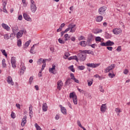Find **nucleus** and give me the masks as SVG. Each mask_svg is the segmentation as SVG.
I'll return each mask as SVG.
<instances>
[{"instance_id": "f257e3e1", "label": "nucleus", "mask_w": 130, "mask_h": 130, "mask_svg": "<svg viewBox=\"0 0 130 130\" xmlns=\"http://www.w3.org/2000/svg\"><path fill=\"white\" fill-rule=\"evenodd\" d=\"M30 10L32 13H35L37 10L36 4H35V2L34 0H30Z\"/></svg>"}, {"instance_id": "f03ea898", "label": "nucleus", "mask_w": 130, "mask_h": 130, "mask_svg": "<svg viewBox=\"0 0 130 130\" xmlns=\"http://www.w3.org/2000/svg\"><path fill=\"white\" fill-rule=\"evenodd\" d=\"M101 46H113L114 45V42L108 40L106 43L103 42L100 44Z\"/></svg>"}, {"instance_id": "7ed1b4c3", "label": "nucleus", "mask_w": 130, "mask_h": 130, "mask_svg": "<svg viewBox=\"0 0 130 130\" xmlns=\"http://www.w3.org/2000/svg\"><path fill=\"white\" fill-rule=\"evenodd\" d=\"M11 62L12 68L16 69L17 68V60H16V57H12L11 59Z\"/></svg>"}, {"instance_id": "20e7f679", "label": "nucleus", "mask_w": 130, "mask_h": 130, "mask_svg": "<svg viewBox=\"0 0 130 130\" xmlns=\"http://www.w3.org/2000/svg\"><path fill=\"white\" fill-rule=\"evenodd\" d=\"M78 56L80 61H84V60H86V55H85V54H83V52H81L78 53Z\"/></svg>"}, {"instance_id": "39448f33", "label": "nucleus", "mask_w": 130, "mask_h": 130, "mask_svg": "<svg viewBox=\"0 0 130 130\" xmlns=\"http://www.w3.org/2000/svg\"><path fill=\"white\" fill-rule=\"evenodd\" d=\"M107 8L105 6H103L99 9V13L100 15H104L105 11L107 10Z\"/></svg>"}, {"instance_id": "423d86ee", "label": "nucleus", "mask_w": 130, "mask_h": 130, "mask_svg": "<svg viewBox=\"0 0 130 130\" xmlns=\"http://www.w3.org/2000/svg\"><path fill=\"white\" fill-rule=\"evenodd\" d=\"M121 32H122V30L119 28H116L113 29V33L115 35H119V34H121Z\"/></svg>"}, {"instance_id": "0eeeda50", "label": "nucleus", "mask_w": 130, "mask_h": 130, "mask_svg": "<svg viewBox=\"0 0 130 130\" xmlns=\"http://www.w3.org/2000/svg\"><path fill=\"white\" fill-rule=\"evenodd\" d=\"M69 28H70V32L74 33L76 31L77 28H75L76 24H70L69 25Z\"/></svg>"}, {"instance_id": "6e6552de", "label": "nucleus", "mask_w": 130, "mask_h": 130, "mask_svg": "<svg viewBox=\"0 0 130 130\" xmlns=\"http://www.w3.org/2000/svg\"><path fill=\"white\" fill-rule=\"evenodd\" d=\"M24 33H26V30H19L16 34V37L17 39H19V38H21V37L23 36V34H24Z\"/></svg>"}, {"instance_id": "1a4fd4ad", "label": "nucleus", "mask_w": 130, "mask_h": 130, "mask_svg": "<svg viewBox=\"0 0 130 130\" xmlns=\"http://www.w3.org/2000/svg\"><path fill=\"white\" fill-rule=\"evenodd\" d=\"M115 68V65L114 64H112L105 70V73H108L109 72H110V71H112V70H113Z\"/></svg>"}, {"instance_id": "9d476101", "label": "nucleus", "mask_w": 130, "mask_h": 130, "mask_svg": "<svg viewBox=\"0 0 130 130\" xmlns=\"http://www.w3.org/2000/svg\"><path fill=\"white\" fill-rule=\"evenodd\" d=\"M7 82L9 85H11V86H14V81H13V78L12 77L9 76L7 78Z\"/></svg>"}, {"instance_id": "9b49d317", "label": "nucleus", "mask_w": 130, "mask_h": 130, "mask_svg": "<svg viewBox=\"0 0 130 130\" xmlns=\"http://www.w3.org/2000/svg\"><path fill=\"white\" fill-rule=\"evenodd\" d=\"M87 67H89V68H97V67H99V63H86Z\"/></svg>"}, {"instance_id": "f8f14e48", "label": "nucleus", "mask_w": 130, "mask_h": 130, "mask_svg": "<svg viewBox=\"0 0 130 130\" xmlns=\"http://www.w3.org/2000/svg\"><path fill=\"white\" fill-rule=\"evenodd\" d=\"M57 89H58V90H59V91H60V90H61V89L62 88V85H63L62 81L60 80H59L57 82Z\"/></svg>"}, {"instance_id": "ddd939ff", "label": "nucleus", "mask_w": 130, "mask_h": 130, "mask_svg": "<svg viewBox=\"0 0 130 130\" xmlns=\"http://www.w3.org/2000/svg\"><path fill=\"white\" fill-rule=\"evenodd\" d=\"M19 31L18 25H15L12 27V31L14 35H16V33Z\"/></svg>"}, {"instance_id": "4468645a", "label": "nucleus", "mask_w": 130, "mask_h": 130, "mask_svg": "<svg viewBox=\"0 0 130 130\" xmlns=\"http://www.w3.org/2000/svg\"><path fill=\"white\" fill-rule=\"evenodd\" d=\"M82 53H87V54H91L92 55H94V52L90 50H81Z\"/></svg>"}, {"instance_id": "2eb2a0df", "label": "nucleus", "mask_w": 130, "mask_h": 130, "mask_svg": "<svg viewBox=\"0 0 130 130\" xmlns=\"http://www.w3.org/2000/svg\"><path fill=\"white\" fill-rule=\"evenodd\" d=\"M23 15L24 19L26 21H29V22H31V21H32V19L30 17L29 15L27 14L26 13H23Z\"/></svg>"}, {"instance_id": "dca6fc26", "label": "nucleus", "mask_w": 130, "mask_h": 130, "mask_svg": "<svg viewBox=\"0 0 130 130\" xmlns=\"http://www.w3.org/2000/svg\"><path fill=\"white\" fill-rule=\"evenodd\" d=\"M27 123V116H24L22 118L21 125V126H25V124Z\"/></svg>"}, {"instance_id": "f3484780", "label": "nucleus", "mask_w": 130, "mask_h": 130, "mask_svg": "<svg viewBox=\"0 0 130 130\" xmlns=\"http://www.w3.org/2000/svg\"><path fill=\"white\" fill-rule=\"evenodd\" d=\"M60 107L61 113L64 115H67V109H66L64 107H62L61 105H60Z\"/></svg>"}, {"instance_id": "a211bd4d", "label": "nucleus", "mask_w": 130, "mask_h": 130, "mask_svg": "<svg viewBox=\"0 0 130 130\" xmlns=\"http://www.w3.org/2000/svg\"><path fill=\"white\" fill-rule=\"evenodd\" d=\"M47 109H48L47 104H46V103H44L42 106L43 111H44V112H46V111H47Z\"/></svg>"}, {"instance_id": "6ab92c4d", "label": "nucleus", "mask_w": 130, "mask_h": 130, "mask_svg": "<svg viewBox=\"0 0 130 130\" xmlns=\"http://www.w3.org/2000/svg\"><path fill=\"white\" fill-rule=\"evenodd\" d=\"M107 109L106 108V104H102L101 106V111L102 112H105Z\"/></svg>"}, {"instance_id": "aec40b11", "label": "nucleus", "mask_w": 130, "mask_h": 130, "mask_svg": "<svg viewBox=\"0 0 130 130\" xmlns=\"http://www.w3.org/2000/svg\"><path fill=\"white\" fill-rule=\"evenodd\" d=\"M2 26L3 28L5 29V30H6V31H10V26H9V25L7 24L3 23L2 24Z\"/></svg>"}, {"instance_id": "412c9836", "label": "nucleus", "mask_w": 130, "mask_h": 130, "mask_svg": "<svg viewBox=\"0 0 130 130\" xmlns=\"http://www.w3.org/2000/svg\"><path fill=\"white\" fill-rule=\"evenodd\" d=\"M72 59H74L77 62H79V59L78 58V57L76 55L71 56L69 58H68V60H72Z\"/></svg>"}, {"instance_id": "4be33fe9", "label": "nucleus", "mask_w": 130, "mask_h": 130, "mask_svg": "<svg viewBox=\"0 0 130 130\" xmlns=\"http://www.w3.org/2000/svg\"><path fill=\"white\" fill-rule=\"evenodd\" d=\"M7 6V2H4L3 4V12L4 13H6V14H8V11L7 10V9H6V6Z\"/></svg>"}, {"instance_id": "5701e85b", "label": "nucleus", "mask_w": 130, "mask_h": 130, "mask_svg": "<svg viewBox=\"0 0 130 130\" xmlns=\"http://www.w3.org/2000/svg\"><path fill=\"white\" fill-rule=\"evenodd\" d=\"M64 41H69V40H71V37L69 36V34H66L64 35Z\"/></svg>"}, {"instance_id": "b1692460", "label": "nucleus", "mask_w": 130, "mask_h": 130, "mask_svg": "<svg viewBox=\"0 0 130 130\" xmlns=\"http://www.w3.org/2000/svg\"><path fill=\"white\" fill-rule=\"evenodd\" d=\"M46 60H47V59H43V64L41 68L42 71H43L45 68V67H46Z\"/></svg>"}, {"instance_id": "393cba45", "label": "nucleus", "mask_w": 130, "mask_h": 130, "mask_svg": "<svg viewBox=\"0 0 130 130\" xmlns=\"http://www.w3.org/2000/svg\"><path fill=\"white\" fill-rule=\"evenodd\" d=\"M92 41H93V36L92 35V34H90L89 35L88 37L87 42L88 43L92 42Z\"/></svg>"}, {"instance_id": "a878e982", "label": "nucleus", "mask_w": 130, "mask_h": 130, "mask_svg": "<svg viewBox=\"0 0 130 130\" xmlns=\"http://www.w3.org/2000/svg\"><path fill=\"white\" fill-rule=\"evenodd\" d=\"M103 20V16H99L96 18V22H101Z\"/></svg>"}, {"instance_id": "bb28decb", "label": "nucleus", "mask_w": 130, "mask_h": 130, "mask_svg": "<svg viewBox=\"0 0 130 130\" xmlns=\"http://www.w3.org/2000/svg\"><path fill=\"white\" fill-rule=\"evenodd\" d=\"M35 45H34L30 49V53L31 54H35V51H34V49H35V47H34Z\"/></svg>"}, {"instance_id": "cd10ccee", "label": "nucleus", "mask_w": 130, "mask_h": 130, "mask_svg": "<svg viewBox=\"0 0 130 130\" xmlns=\"http://www.w3.org/2000/svg\"><path fill=\"white\" fill-rule=\"evenodd\" d=\"M70 98H72L73 99L75 98V97H77V95H76V93H74V92H71L70 93Z\"/></svg>"}, {"instance_id": "c85d7f7f", "label": "nucleus", "mask_w": 130, "mask_h": 130, "mask_svg": "<svg viewBox=\"0 0 130 130\" xmlns=\"http://www.w3.org/2000/svg\"><path fill=\"white\" fill-rule=\"evenodd\" d=\"M2 67L5 68L7 67V63H6V59L5 58L2 60Z\"/></svg>"}, {"instance_id": "c756f323", "label": "nucleus", "mask_w": 130, "mask_h": 130, "mask_svg": "<svg viewBox=\"0 0 130 130\" xmlns=\"http://www.w3.org/2000/svg\"><path fill=\"white\" fill-rule=\"evenodd\" d=\"M73 101L75 105H77V104H78V99L77 98V96L73 99Z\"/></svg>"}, {"instance_id": "7c9ffc66", "label": "nucleus", "mask_w": 130, "mask_h": 130, "mask_svg": "<svg viewBox=\"0 0 130 130\" xmlns=\"http://www.w3.org/2000/svg\"><path fill=\"white\" fill-rule=\"evenodd\" d=\"M35 126L37 130H42V128H41V127H40V126L38 125V124H37V123H36L35 124Z\"/></svg>"}, {"instance_id": "2f4dec72", "label": "nucleus", "mask_w": 130, "mask_h": 130, "mask_svg": "<svg viewBox=\"0 0 130 130\" xmlns=\"http://www.w3.org/2000/svg\"><path fill=\"white\" fill-rule=\"evenodd\" d=\"M38 64H42V63H43V58H41L38 59L37 61Z\"/></svg>"}, {"instance_id": "473e14b6", "label": "nucleus", "mask_w": 130, "mask_h": 130, "mask_svg": "<svg viewBox=\"0 0 130 130\" xmlns=\"http://www.w3.org/2000/svg\"><path fill=\"white\" fill-rule=\"evenodd\" d=\"M17 46H18V47L22 46V41H21V39L17 40Z\"/></svg>"}, {"instance_id": "72a5a7b5", "label": "nucleus", "mask_w": 130, "mask_h": 130, "mask_svg": "<svg viewBox=\"0 0 130 130\" xmlns=\"http://www.w3.org/2000/svg\"><path fill=\"white\" fill-rule=\"evenodd\" d=\"M80 45H81L83 47H85V46H87V45L86 44V42L85 41H82L80 42Z\"/></svg>"}, {"instance_id": "f704fd0d", "label": "nucleus", "mask_w": 130, "mask_h": 130, "mask_svg": "<svg viewBox=\"0 0 130 130\" xmlns=\"http://www.w3.org/2000/svg\"><path fill=\"white\" fill-rule=\"evenodd\" d=\"M1 51L3 53V55L5 56L6 57H8V54L6 52V50H1Z\"/></svg>"}, {"instance_id": "c9c22d12", "label": "nucleus", "mask_w": 130, "mask_h": 130, "mask_svg": "<svg viewBox=\"0 0 130 130\" xmlns=\"http://www.w3.org/2000/svg\"><path fill=\"white\" fill-rule=\"evenodd\" d=\"M95 41L96 42H101V37H95Z\"/></svg>"}, {"instance_id": "e433bc0d", "label": "nucleus", "mask_w": 130, "mask_h": 130, "mask_svg": "<svg viewBox=\"0 0 130 130\" xmlns=\"http://www.w3.org/2000/svg\"><path fill=\"white\" fill-rule=\"evenodd\" d=\"M69 70L71 71V72H73V73H75V69H74V65H72L69 67Z\"/></svg>"}, {"instance_id": "4c0bfd02", "label": "nucleus", "mask_w": 130, "mask_h": 130, "mask_svg": "<svg viewBox=\"0 0 130 130\" xmlns=\"http://www.w3.org/2000/svg\"><path fill=\"white\" fill-rule=\"evenodd\" d=\"M4 37L5 40H9V39H10V36L8 34L4 35Z\"/></svg>"}, {"instance_id": "58836bf2", "label": "nucleus", "mask_w": 130, "mask_h": 130, "mask_svg": "<svg viewBox=\"0 0 130 130\" xmlns=\"http://www.w3.org/2000/svg\"><path fill=\"white\" fill-rule=\"evenodd\" d=\"M78 69H79V70H80V71H83V70H85V66H78Z\"/></svg>"}, {"instance_id": "ea45409f", "label": "nucleus", "mask_w": 130, "mask_h": 130, "mask_svg": "<svg viewBox=\"0 0 130 130\" xmlns=\"http://www.w3.org/2000/svg\"><path fill=\"white\" fill-rule=\"evenodd\" d=\"M58 41L59 42V43H60L61 44H64V43H66V42L62 40H61V39H59L58 40Z\"/></svg>"}, {"instance_id": "a19ab883", "label": "nucleus", "mask_w": 130, "mask_h": 130, "mask_svg": "<svg viewBox=\"0 0 130 130\" xmlns=\"http://www.w3.org/2000/svg\"><path fill=\"white\" fill-rule=\"evenodd\" d=\"M70 54L69 53H66L65 54H64V56L66 57L63 56V58L64 59H67V58H68V57H69V56H70Z\"/></svg>"}, {"instance_id": "79ce46f5", "label": "nucleus", "mask_w": 130, "mask_h": 130, "mask_svg": "<svg viewBox=\"0 0 130 130\" xmlns=\"http://www.w3.org/2000/svg\"><path fill=\"white\" fill-rule=\"evenodd\" d=\"M87 83H88V86L89 87H91V86L93 84V81H91L90 80H87Z\"/></svg>"}, {"instance_id": "37998d69", "label": "nucleus", "mask_w": 130, "mask_h": 130, "mask_svg": "<svg viewBox=\"0 0 130 130\" xmlns=\"http://www.w3.org/2000/svg\"><path fill=\"white\" fill-rule=\"evenodd\" d=\"M11 117L12 118H16V115H15V113L14 112H11Z\"/></svg>"}, {"instance_id": "c03bdc74", "label": "nucleus", "mask_w": 130, "mask_h": 130, "mask_svg": "<svg viewBox=\"0 0 130 130\" xmlns=\"http://www.w3.org/2000/svg\"><path fill=\"white\" fill-rule=\"evenodd\" d=\"M109 77L112 79V78H114V77H115V75L114 74L109 73Z\"/></svg>"}, {"instance_id": "a18cd8bd", "label": "nucleus", "mask_w": 130, "mask_h": 130, "mask_svg": "<svg viewBox=\"0 0 130 130\" xmlns=\"http://www.w3.org/2000/svg\"><path fill=\"white\" fill-rule=\"evenodd\" d=\"M99 90L101 92H104V89H103V86L100 85Z\"/></svg>"}, {"instance_id": "49530a36", "label": "nucleus", "mask_w": 130, "mask_h": 130, "mask_svg": "<svg viewBox=\"0 0 130 130\" xmlns=\"http://www.w3.org/2000/svg\"><path fill=\"white\" fill-rule=\"evenodd\" d=\"M20 68L22 71H25L26 70V67L24 65H22V64L20 66Z\"/></svg>"}, {"instance_id": "de8ad7c7", "label": "nucleus", "mask_w": 130, "mask_h": 130, "mask_svg": "<svg viewBox=\"0 0 130 130\" xmlns=\"http://www.w3.org/2000/svg\"><path fill=\"white\" fill-rule=\"evenodd\" d=\"M22 2V4H23V7H24V8H26V7H27V3H26V0H23Z\"/></svg>"}, {"instance_id": "09e8293b", "label": "nucleus", "mask_w": 130, "mask_h": 130, "mask_svg": "<svg viewBox=\"0 0 130 130\" xmlns=\"http://www.w3.org/2000/svg\"><path fill=\"white\" fill-rule=\"evenodd\" d=\"M77 124L81 128H82L83 127V126H82V124H81V122L79 120L77 121Z\"/></svg>"}, {"instance_id": "8fccbe9b", "label": "nucleus", "mask_w": 130, "mask_h": 130, "mask_svg": "<svg viewBox=\"0 0 130 130\" xmlns=\"http://www.w3.org/2000/svg\"><path fill=\"white\" fill-rule=\"evenodd\" d=\"M31 43V40H29L28 41H27L26 43H25V45L26 46L28 47L29 46L30 43Z\"/></svg>"}, {"instance_id": "3c124183", "label": "nucleus", "mask_w": 130, "mask_h": 130, "mask_svg": "<svg viewBox=\"0 0 130 130\" xmlns=\"http://www.w3.org/2000/svg\"><path fill=\"white\" fill-rule=\"evenodd\" d=\"M107 49H108V50H109L110 51H112V49H113V47L108 46L107 47Z\"/></svg>"}, {"instance_id": "603ef678", "label": "nucleus", "mask_w": 130, "mask_h": 130, "mask_svg": "<svg viewBox=\"0 0 130 130\" xmlns=\"http://www.w3.org/2000/svg\"><path fill=\"white\" fill-rule=\"evenodd\" d=\"M117 51H118V52L121 51V46H119L117 47V48L116 49Z\"/></svg>"}, {"instance_id": "864d4df0", "label": "nucleus", "mask_w": 130, "mask_h": 130, "mask_svg": "<svg viewBox=\"0 0 130 130\" xmlns=\"http://www.w3.org/2000/svg\"><path fill=\"white\" fill-rule=\"evenodd\" d=\"M49 72H51L52 74H54V69L53 68H49Z\"/></svg>"}, {"instance_id": "5fc2aeb1", "label": "nucleus", "mask_w": 130, "mask_h": 130, "mask_svg": "<svg viewBox=\"0 0 130 130\" xmlns=\"http://www.w3.org/2000/svg\"><path fill=\"white\" fill-rule=\"evenodd\" d=\"M55 119H56V120H58V119H59V114H56L55 117Z\"/></svg>"}, {"instance_id": "6e6d98bb", "label": "nucleus", "mask_w": 130, "mask_h": 130, "mask_svg": "<svg viewBox=\"0 0 130 130\" xmlns=\"http://www.w3.org/2000/svg\"><path fill=\"white\" fill-rule=\"evenodd\" d=\"M64 26H66V24L65 23H62L60 26L59 28L61 29H62V28H63V27H64Z\"/></svg>"}, {"instance_id": "4d7b16f0", "label": "nucleus", "mask_w": 130, "mask_h": 130, "mask_svg": "<svg viewBox=\"0 0 130 130\" xmlns=\"http://www.w3.org/2000/svg\"><path fill=\"white\" fill-rule=\"evenodd\" d=\"M70 77H71L72 80H73L74 78H75V75L73 73L70 74Z\"/></svg>"}, {"instance_id": "13d9d810", "label": "nucleus", "mask_w": 130, "mask_h": 130, "mask_svg": "<svg viewBox=\"0 0 130 130\" xmlns=\"http://www.w3.org/2000/svg\"><path fill=\"white\" fill-rule=\"evenodd\" d=\"M70 39L72 41H73V42H75V41H76V37H72V38H70Z\"/></svg>"}, {"instance_id": "bf43d9fd", "label": "nucleus", "mask_w": 130, "mask_h": 130, "mask_svg": "<svg viewBox=\"0 0 130 130\" xmlns=\"http://www.w3.org/2000/svg\"><path fill=\"white\" fill-rule=\"evenodd\" d=\"M70 30H71V28H70V27L68 25V28H67V29H65L64 32L66 33H67V32H69V31H70Z\"/></svg>"}, {"instance_id": "052dcab7", "label": "nucleus", "mask_w": 130, "mask_h": 130, "mask_svg": "<svg viewBox=\"0 0 130 130\" xmlns=\"http://www.w3.org/2000/svg\"><path fill=\"white\" fill-rule=\"evenodd\" d=\"M115 112H116V113H118V112H121V111H120V110L118 108H116L115 110Z\"/></svg>"}, {"instance_id": "680f3d73", "label": "nucleus", "mask_w": 130, "mask_h": 130, "mask_svg": "<svg viewBox=\"0 0 130 130\" xmlns=\"http://www.w3.org/2000/svg\"><path fill=\"white\" fill-rule=\"evenodd\" d=\"M22 19H23V16H22V15H20L18 16V20H19V21H22Z\"/></svg>"}, {"instance_id": "e2e57ef3", "label": "nucleus", "mask_w": 130, "mask_h": 130, "mask_svg": "<svg viewBox=\"0 0 130 130\" xmlns=\"http://www.w3.org/2000/svg\"><path fill=\"white\" fill-rule=\"evenodd\" d=\"M102 29H98L96 30V34H98V33H102Z\"/></svg>"}, {"instance_id": "0e129e2a", "label": "nucleus", "mask_w": 130, "mask_h": 130, "mask_svg": "<svg viewBox=\"0 0 130 130\" xmlns=\"http://www.w3.org/2000/svg\"><path fill=\"white\" fill-rule=\"evenodd\" d=\"M73 81H74V82L75 83H77V84H79V80L76 79V78H74Z\"/></svg>"}, {"instance_id": "69168bd1", "label": "nucleus", "mask_w": 130, "mask_h": 130, "mask_svg": "<svg viewBox=\"0 0 130 130\" xmlns=\"http://www.w3.org/2000/svg\"><path fill=\"white\" fill-rule=\"evenodd\" d=\"M77 89H78L79 92H80V93H84V90L81 89H80V88H78Z\"/></svg>"}, {"instance_id": "338daca9", "label": "nucleus", "mask_w": 130, "mask_h": 130, "mask_svg": "<svg viewBox=\"0 0 130 130\" xmlns=\"http://www.w3.org/2000/svg\"><path fill=\"white\" fill-rule=\"evenodd\" d=\"M33 116V111H29V116L30 118H32V116Z\"/></svg>"}, {"instance_id": "774afa93", "label": "nucleus", "mask_w": 130, "mask_h": 130, "mask_svg": "<svg viewBox=\"0 0 130 130\" xmlns=\"http://www.w3.org/2000/svg\"><path fill=\"white\" fill-rule=\"evenodd\" d=\"M32 81H33V77L31 76L29 78V83L31 84L32 83Z\"/></svg>"}]
</instances>
